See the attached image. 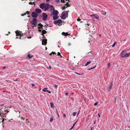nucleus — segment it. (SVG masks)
I'll return each mask as SVG.
<instances>
[{
    "label": "nucleus",
    "mask_w": 130,
    "mask_h": 130,
    "mask_svg": "<svg viewBox=\"0 0 130 130\" xmlns=\"http://www.w3.org/2000/svg\"><path fill=\"white\" fill-rule=\"evenodd\" d=\"M41 30H42L41 29H38V31L39 32H41Z\"/></svg>",
    "instance_id": "59"
},
{
    "label": "nucleus",
    "mask_w": 130,
    "mask_h": 130,
    "mask_svg": "<svg viewBox=\"0 0 130 130\" xmlns=\"http://www.w3.org/2000/svg\"><path fill=\"white\" fill-rule=\"evenodd\" d=\"M98 115L99 117H101V116L99 113L98 114Z\"/></svg>",
    "instance_id": "56"
},
{
    "label": "nucleus",
    "mask_w": 130,
    "mask_h": 130,
    "mask_svg": "<svg viewBox=\"0 0 130 130\" xmlns=\"http://www.w3.org/2000/svg\"><path fill=\"white\" fill-rule=\"evenodd\" d=\"M47 39H45L44 40H43L42 41V44L43 45H45L47 43Z\"/></svg>",
    "instance_id": "11"
},
{
    "label": "nucleus",
    "mask_w": 130,
    "mask_h": 130,
    "mask_svg": "<svg viewBox=\"0 0 130 130\" xmlns=\"http://www.w3.org/2000/svg\"><path fill=\"white\" fill-rule=\"evenodd\" d=\"M15 33L16 34V36H18V31L17 30L15 32Z\"/></svg>",
    "instance_id": "30"
},
{
    "label": "nucleus",
    "mask_w": 130,
    "mask_h": 130,
    "mask_svg": "<svg viewBox=\"0 0 130 130\" xmlns=\"http://www.w3.org/2000/svg\"><path fill=\"white\" fill-rule=\"evenodd\" d=\"M38 26H40V27L42 28V29H43L42 27L43 26V25H42L41 23H40L38 24Z\"/></svg>",
    "instance_id": "22"
},
{
    "label": "nucleus",
    "mask_w": 130,
    "mask_h": 130,
    "mask_svg": "<svg viewBox=\"0 0 130 130\" xmlns=\"http://www.w3.org/2000/svg\"><path fill=\"white\" fill-rule=\"evenodd\" d=\"M31 15L32 17L36 18L38 16V15L35 12H33L31 13Z\"/></svg>",
    "instance_id": "6"
},
{
    "label": "nucleus",
    "mask_w": 130,
    "mask_h": 130,
    "mask_svg": "<svg viewBox=\"0 0 130 130\" xmlns=\"http://www.w3.org/2000/svg\"><path fill=\"white\" fill-rule=\"evenodd\" d=\"M43 36V38H44V39L46 38L44 37V35H42Z\"/></svg>",
    "instance_id": "52"
},
{
    "label": "nucleus",
    "mask_w": 130,
    "mask_h": 130,
    "mask_svg": "<svg viewBox=\"0 0 130 130\" xmlns=\"http://www.w3.org/2000/svg\"><path fill=\"white\" fill-rule=\"evenodd\" d=\"M90 16L93 19H96L98 20L99 18V16L97 14H93L90 15Z\"/></svg>",
    "instance_id": "5"
},
{
    "label": "nucleus",
    "mask_w": 130,
    "mask_h": 130,
    "mask_svg": "<svg viewBox=\"0 0 130 130\" xmlns=\"http://www.w3.org/2000/svg\"><path fill=\"white\" fill-rule=\"evenodd\" d=\"M33 55H31L30 54H28L27 55V57H28L29 59H30L33 57Z\"/></svg>",
    "instance_id": "18"
},
{
    "label": "nucleus",
    "mask_w": 130,
    "mask_h": 130,
    "mask_svg": "<svg viewBox=\"0 0 130 130\" xmlns=\"http://www.w3.org/2000/svg\"><path fill=\"white\" fill-rule=\"evenodd\" d=\"M22 33V32L21 31H19V32L18 31V35H19V36H23V33L22 34V35H21Z\"/></svg>",
    "instance_id": "23"
},
{
    "label": "nucleus",
    "mask_w": 130,
    "mask_h": 130,
    "mask_svg": "<svg viewBox=\"0 0 130 130\" xmlns=\"http://www.w3.org/2000/svg\"><path fill=\"white\" fill-rule=\"evenodd\" d=\"M108 66V67H109L110 65V63L109 62H108L107 64Z\"/></svg>",
    "instance_id": "46"
},
{
    "label": "nucleus",
    "mask_w": 130,
    "mask_h": 130,
    "mask_svg": "<svg viewBox=\"0 0 130 130\" xmlns=\"http://www.w3.org/2000/svg\"><path fill=\"white\" fill-rule=\"evenodd\" d=\"M51 6L48 3H46L45 4V7L44 9V11L48 10L51 7Z\"/></svg>",
    "instance_id": "4"
},
{
    "label": "nucleus",
    "mask_w": 130,
    "mask_h": 130,
    "mask_svg": "<svg viewBox=\"0 0 130 130\" xmlns=\"http://www.w3.org/2000/svg\"><path fill=\"white\" fill-rule=\"evenodd\" d=\"M112 83H110L109 85V86L108 87V89L109 90H111L112 88Z\"/></svg>",
    "instance_id": "15"
},
{
    "label": "nucleus",
    "mask_w": 130,
    "mask_h": 130,
    "mask_svg": "<svg viewBox=\"0 0 130 130\" xmlns=\"http://www.w3.org/2000/svg\"><path fill=\"white\" fill-rule=\"evenodd\" d=\"M53 118L52 117H51L50 118V122H52L53 121Z\"/></svg>",
    "instance_id": "27"
},
{
    "label": "nucleus",
    "mask_w": 130,
    "mask_h": 130,
    "mask_svg": "<svg viewBox=\"0 0 130 130\" xmlns=\"http://www.w3.org/2000/svg\"><path fill=\"white\" fill-rule=\"evenodd\" d=\"M25 15H26V13H25L24 14H21V15L22 16H24Z\"/></svg>",
    "instance_id": "39"
},
{
    "label": "nucleus",
    "mask_w": 130,
    "mask_h": 130,
    "mask_svg": "<svg viewBox=\"0 0 130 130\" xmlns=\"http://www.w3.org/2000/svg\"><path fill=\"white\" fill-rule=\"evenodd\" d=\"M59 13V12L58 11L56 10H53L52 13V15H56V14H58Z\"/></svg>",
    "instance_id": "9"
},
{
    "label": "nucleus",
    "mask_w": 130,
    "mask_h": 130,
    "mask_svg": "<svg viewBox=\"0 0 130 130\" xmlns=\"http://www.w3.org/2000/svg\"><path fill=\"white\" fill-rule=\"evenodd\" d=\"M62 34L63 35H64L65 36V35H66V33L64 32H63L62 33Z\"/></svg>",
    "instance_id": "34"
},
{
    "label": "nucleus",
    "mask_w": 130,
    "mask_h": 130,
    "mask_svg": "<svg viewBox=\"0 0 130 130\" xmlns=\"http://www.w3.org/2000/svg\"><path fill=\"white\" fill-rule=\"evenodd\" d=\"M68 17V13L66 11H63L61 13V18L62 19L64 20Z\"/></svg>",
    "instance_id": "1"
},
{
    "label": "nucleus",
    "mask_w": 130,
    "mask_h": 130,
    "mask_svg": "<svg viewBox=\"0 0 130 130\" xmlns=\"http://www.w3.org/2000/svg\"><path fill=\"white\" fill-rule=\"evenodd\" d=\"M63 116L65 117L66 116V115L65 114H63Z\"/></svg>",
    "instance_id": "58"
},
{
    "label": "nucleus",
    "mask_w": 130,
    "mask_h": 130,
    "mask_svg": "<svg viewBox=\"0 0 130 130\" xmlns=\"http://www.w3.org/2000/svg\"><path fill=\"white\" fill-rule=\"evenodd\" d=\"M30 23H31L35 27L37 26V19L36 18H34L32 19V21H30Z\"/></svg>",
    "instance_id": "2"
},
{
    "label": "nucleus",
    "mask_w": 130,
    "mask_h": 130,
    "mask_svg": "<svg viewBox=\"0 0 130 130\" xmlns=\"http://www.w3.org/2000/svg\"><path fill=\"white\" fill-rule=\"evenodd\" d=\"M77 121H76V122H75L73 124V127H74V126L75 125V124H76V122H77Z\"/></svg>",
    "instance_id": "43"
},
{
    "label": "nucleus",
    "mask_w": 130,
    "mask_h": 130,
    "mask_svg": "<svg viewBox=\"0 0 130 130\" xmlns=\"http://www.w3.org/2000/svg\"><path fill=\"white\" fill-rule=\"evenodd\" d=\"M68 45L69 46H70L71 45V44L70 43H69L68 44Z\"/></svg>",
    "instance_id": "63"
},
{
    "label": "nucleus",
    "mask_w": 130,
    "mask_h": 130,
    "mask_svg": "<svg viewBox=\"0 0 130 130\" xmlns=\"http://www.w3.org/2000/svg\"><path fill=\"white\" fill-rule=\"evenodd\" d=\"M49 68L50 69H51V66H50L49 67Z\"/></svg>",
    "instance_id": "57"
},
{
    "label": "nucleus",
    "mask_w": 130,
    "mask_h": 130,
    "mask_svg": "<svg viewBox=\"0 0 130 130\" xmlns=\"http://www.w3.org/2000/svg\"><path fill=\"white\" fill-rule=\"evenodd\" d=\"M61 2H62L63 3H64L65 2V1L64 0H61Z\"/></svg>",
    "instance_id": "33"
},
{
    "label": "nucleus",
    "mask_w": 130,
    "mask_h": 130,
    "mask_svg": "<svg viewBox=\"0 0 130 130\" xmlns=\"http://www.w3.org/2000/svg\"><path fill=\"white\" fill-rule=\"evenodd\" d=\"M38 28H39V29L42 28L38 26Z\"/></svg>",
    "instance_id": "51"
},
{
    "label": "nucleus",
    "mask_w": 130,
    "mask_h": 130,
    "mask_svg": "<svg viewBox=\"0 0 130 130\" xmlns=\"http://www.w3.org/2000/svg\"><path fill=\"white\" fill-rule=\"evenodd\" d=\"M5 68H6V67H4L3 68V69H5Z\"/></svg>",
    "instance_id": "61"
},
{
    "label": "nucleus",
    "mask_w": 130,
    "mask_h": 130,
    "mask_svg": "<svg viewBox=\"0 0 130 130\" xmlns=\"http://www.w3.org/2000/svg\"><path fill=\"white\" fill-rule=\"evenodd\" d=\"M60 53L59 52H58L57 53V55L60 56Z\"/></svg>",
    "instance_id": "42"
},
{
    "label": "nucleus",
    "mask_w": 130,
    "mask_h": 130,
    "mask_svg": "<svg viewBox=\"0 0 130 130\" xmlns=\"http://www.w3.org/2000/svg\"><path fill=\"white\" fill-rule=\"evenodd\" d=\"M48 24H46V25H44V27H46V28H47V26H48Z\"/></svg>",
    "instance_id": "38"
},
{
    "label": "nucleus",
    "mask_w": 130,
    "mask_h": 130,
    "mask_svg": "<svg viewBox=\"0 0 130 130\" xmlns=\"http://www.w3.org/2000/svg\"><path fill=\"white\" fill-rule=\"evenodd\" d=\"M46 89H47V88H44V89H42V91L44 92H47L49 93H51V92L50 91L48 90H46Z\"/></svg>",
    "instance_id": "13"
},
{
    "label": "nucleus",
    "mask_w": 130,
    "mask_h": 130,
    "mask_svg": "<svg viewBox=\"0 0 130 130\" xmlns=\"http://www.w3.org/2000/svg\"><path fill=\"white\" fill-rule=\"evenodd\" d=\"M66 35H65V36H66L67 35H70L69 34H68V33L67 32L66 33Z\"/></svg>",
    "instance_id": "35"
},
{
    "label": "nucleus",
    "mask_w": 130,
    "mask_h": 130,
    "mask_svg": "<svg viewBox=\"0 0 130 130\" xmlns=\"http://www.w3.org/2000/svg\"><path fill=\"white\" fill-rule=\"evenodd\" d=\"M75 73L76 74H78V75H80V74L79 73H77V72H75Z\"/></svg>",
    "instance_id": "54"
},
{
    "label": "nucleus",
    "mask_w": 130,
    "mask_h": 130,
    "mask_svg": "<svg viewBox=\"0 0 130 130\" xmlns=\"http://www.w3.org/2000/svg\"><path fill=\"white\" fill-rule=\"evenodd\" d=\"M42 16V20L44 21H45L47 19L48 16L46 13H43Z\"/></svg>",
    "instance_id": "7"
},
{
    "label": "nucleus",
    "mask_w": 130,
    "mask_h": 130,
    "mask_svg": "<svg viewBox=\"0 0 130 130\" xmlns=\"http://www.w3.org/2000/svg\"><path fill=\"white\" fill-rule=\"evenodd\" d=\"M98 104V102H96L95 103L94 105V106H96L97 105V104Z\"/></svg>",
    "instance_id": "40"
},
{
    "label": "nucleus",
    "mask_w": 130,
    "mask_h": 130,
    "mask_svg": "<svg viewBox=\"0 0 130 130\" xmlns=\"http://www.w3.org/2000/svg\"><path fill=\"white\" fill-rule=\"evenodd\" d=\"M57 86H57V85H56V84H55L54 86V87H55L56 89H57Z\"/></svg>",
    "instance_id": "37"
},
{
    "label": "nucleus",
    "mask_w": 130,
    "mask_h": 130,
    "mask_svg": "<svg viewBox=\"0 0 130 130\" xmlns=\"http://www.w3.org/2000/svg\"><path fill=\"white\" fill-rule=\"evenodd\" d=\"M58 14H56V15H54L53 16V19L54 20H55L59 18V16L58 15Z\"/></svg>",
    "instance_id": "12"
},
{
    "label": "nucleus",
    "mask_w": 130,
    "mask_h": 130,
    "mask_svg": "<svg viewBox=\"0 0 130 130\" xmlns=\"http://www.w3.org/2000/svg\"><path fill=\"white\" fill-rule=\"evenodd\" d=\"M56 112L57 113V115H58V117H59V115L58 113V111L56 110Z\"/></svg>",
    "instance_id": "50"
},
{
    "label": "nucleus",
    "mask_w": 130,
    "mask_h": 130,
    "mask_svg": "<svg viewBox=\"0 0 130 130\" xmlns=\"http://www.w3.org/2000/svg\"><path fill=\"white\" fill-rule=\"evenodd\" d=\"M67 4H65V5H64V6L63 7H62V10H64L66 8H67V6H66H66H67Z\"/></svg>",
    "instance_id": "20"
},
{
    "label": "nucleus",
    "mask_w": 130,
    "mask_h": 130,
    "mask_svg": "<svg viewBox=\"0 0 130 130\" xmlns=\"http://www.w3.org/2000/svg\"><path fill=\"white\" fill-rule=\"evenodd\" d=\"M115 21L116 22H120V21H119V20H116Z\"/></svg>",
    "instance_id": "53"
},
{
    "label": "nucleus",
    "mask_w": 130,
    "mask_h": 130,
    "mask_svg": "<svg viewBox=\"0 0 130 130\" xmlns=\"http://www.w3.org/2000/svg\"><path fill=\"white\" fill-rule=\"evenodd\" d=\"M52 53L53 54H56V53H55V52H52Z\"/></svg>",
    "instance_id": "44"
},
{
    "label": "nucleus",
    "mask_w": 130,
    "mask_h": 130,
    "mask_svg": "<svg viewBox=\"0 0 130 130\" xmlns=\"http://www.w3.org/2000/svg\"><path fill=\"white\" fill-rule=\"evenodd\" d=\"M101 13L104 15H105L106 14L107 12L104 10H102L101 11Z\"/></svg>",
    "instance_id": "16"
},
{
    "label": "nucleus",
    "mask_w": 130,
    "mask_h": 130,
    "mask_svg": "<svg viewBox=\"0 0 130 130\" xmlns=\"http://www.w3.org/2000/svg\"><path fill=\"white\" fill-rule=\"evenodd\" d=\"M35 86V85L34 84H32L31 85V86L32 87H34Z\"/></svg>",
    "instance_id": "48"
},
{
    "label": "nucleus",
    "mask_w": 130,
    "mask_h": 130,
    "mask_svg": "<svg viewBox=\"0 0 130 130\" xmlns=\"http://www.w3.org/2000/svg\"><path fill=\"white\" fill-rule=\"evenodd\" d=\"M130 55V53H126V54L124 56H122V57H127Z\"/></svg>",
    "instance_id": "19"
},
{
    "label": "nucleus",
    "mask_w": 130,
    "mask_h": 130,
    "mask_svg": "<svg viewBox=\"0 0 130 130\" xmlns=\"http://www.w3.org/2000/svg\"><path fill=\"white\" fill-rule=\"evenodd\" d=\"M76 112H74L73 113L72 115H73V116H75L76 115Z\"/></svg>",
    "instance_id": "29"
},
{
    "label": "nucleus",
    "mask_w": 130,
    "mask_h": 130,
    "mask_svg": "<svg viewBox=\"0 0 130 130\" xmlns=\"http://www.w3.org/2000/svg\"><path fill=\"white\" fill-rule=\"evenodd\" d=\"M91 62V61H89L87 62V63L85 65V66H87Z\"/></svg>",
    "instance_id": "24"
},
{
    "label": "nucleus",
    "mask_w": 130,
    "mask_h": 130,
    "mask_svg": "<svg viewBox=\"0 0 130 130\" xmlns=\"http://www.w3.org/2000/svg\"><path fill=\"white\" fill-rule=\"evenodd\" d=\"M73 126L71 127V129H72L73 128Z\"/></svg>",
    "instance_id": "64"
},
{
    "label": "nucleus",
    "mask_w": 130,
    "mask_h": 130,
    "mask_svg": "<svg viewBox=\"0 0 130 130\" xmlns=\"http://www.w3.org/2000/svg\"><path fill=\"white\" fill-rule=\"evenodd\" d=\"M29 4L30 5H32V3L31 2H29Z\"/></svg>",
    "instance_id": "45"
},
{
    "label": "nucleus",
    "mask_w": 130,
    "mask_h": 130,
    "mask_svg": "<svg viewBox=\"0 0 130 130\" xmlns=\"http://www.w3.org/2000/svg\"><path fill=\"white\" fill-rule=\"evenodd\" d=\"M81 20L79 18L78 19H77V21H80Z\"/></svg>",
    "instance_id": "47"
},
{
    "label": "nucleus",
    "mask_w": 130,
    "mask_h": 130,
    "mask_svg": "<svg viewBox=\"0 0 130 130\" xmlns=\"http://www.w3.org/2000/svg\"><path fill=\"white\" fill-rule=\"evenodd\" d=\"M62 20L60 19H58L57 21H53V23L54 24H60L61 23V24L60 25H59L58 24V25L60 26L62 25V24L61 23L62 22Z\"/></svg>",
    "instance_id": "3"
},
{
    "label": "nucleus",
    "mask_w": 130,
    "mask_h": 130,
    "mask_svg": "<svg viewBox=\"0 0 130 130\" xmlns=\"http://www.w3.org/2000/svg\"><path fill=\"white\" fill-rule=\"evenodd\" d=\"M66 4H67V7H70V5H69L68 4H69V3L68 2H67L66 3Z\"/></svg>",
    "instance_id": "32"
},
{
    "label": "nucleus",
    "mask_w": 130,
    "mask_h": 130,
    "mask_svg": "<svg viewBox=\"0 0 130 130\" xmlns=\"http://www.w3.org/2000/svg\"><path fill=\"white\" fill-rule=\"evenodd\" d=\"M65 94L66 95H67L68 94V93H66Z\"/></svg>",
    "instance_id": "60"
},
{
    "label": "nucleus",
    "mask_w": 130,
    "mask_h": 130,
    "mask_svg": "<svg viewBox=\"0 0 130 130\" xmlns=\"http://www.w3.org/2000/svg\"><path fill=\"white\" fill-rule=\"evenodd\" d=\"M60 0H55V2L57 3H59L60 2Z\"/></svg>",
    "instance_id": "31"
},
{
    "label": "nucleus",
    "mask_w": 130,
    "mask_h": 130,
    "mask_svg": "<svg viewBox=\"0 0 130 130\" xmlns=\"http://www.w3.org/2000/svg\"><path fill=\"white\" fill-rule=\"evenodd\" d=\"M42 33L41 34L42 35H44V34H46L47 33V32L44 29H43L42 31Z\"/></svg>",
    "instance_id": "17"
},
{
    "label": "nucleus",
    "mask_w": 130,
    "mask_h": 130,
    "mask_svg": "<svg viewBox=\"0 0 130 130\" xmlns=\"http://www.w3.org/2000/svg\"><path fill=\"white\" fill-rule=\"evenodd\" d=\"M125 51L124 50H123L121 53V57H122V56H124L125 55Z\"/></svg>",
    "instance_id": "14"
},
{
    "label": "nucleus",
    "mask_w": 130,
    "mask_h": 130,
    "mask_svg": "<svg viewBox=\"0 0 130 130\" xmlns=\"http://www.w3.org/2000/svg\"><path fill=\"white\" fill-rule=\"evenodd\" d=\"M79 111H80V110H79V111H78V113H77V116H78V115L79 114Z\"/></svg>",
    "instance_id": "55"
},
{
    "label": "nucleus",
    "mask_w": 130,
    "mask_h": 130,
    "mask_svg": "<svg viewBox=\"0 0 130 130\" xmlns=\"http://www.w3.org/2000/svg\"><path fill=\"white\" fill-rule=\"evenodd\" d=\"M50 105L51 107L52 108H53L55 107L53 103H51Z\"/></svg>",
    "instance_id": "21"
},
{
    "label": "nucleus",
    "mask_w": 130,
    "mask_h": 130,
    "mask_svg": "<svg viewBox=\"0 0 130 130\" xmlns=\"http://www.w3.org/2000/svg\"><path fill=\"white\" fill-rule=\"evenodd\" d=\"M95 123H96L95 121H94V123H93V124H95Z\"/></svg>",
    "instance_id": "62"
},
{
    "label": "nucleus",
    "mask_w": 130,
    "mask_h": 130,
    "mask_svg": "<svg viewBox=\"0 0 130 130\" xmlns=\"http://www.w3.org/2000/svg\"><path fill=\"white\" fill-rule=\"evenodd\" d=\"M25 13H26V14L27 13V14L28 15L29 14V12L28 11H27Z\"/></svg>",
    "instance_id": "36"
},
{
    "label": "nucleus",
    "mask_w": 130,
    "mask_h": 130,
    "mask_svg": "<svg viewBox=\"0 0 130 130\" xmlns=\"http://www.w3.org/2000/svg\"><path fill=\"white\" fill-rule=\"evenodd\" d=\"M4 111H5L7 112V113H8V112H9V111H8V110H7V109H5Z\"/></svg>",
    "instance_id": "41"
},
{
    "label": "nucleus",
    "mask_w": 130,
    "mask_h": 130,
    "mask_svg": "<svg viewBox=\"0 0 130 130\" xmlns=\"http://www.w3.org/2000/svg\"><path fill=\"white\" fill-rule=\"evenodd\" d=\"M2 119V122H3L4 121V120L5 119H4L3 118Z\"/></svg>",
    "instance_id": "49"
},
{
    "label": "nucleus",
    "mask_w": 130,
    "mask_h": 130,
    "mask_svg": "<svg viewBox=\"0 0 130 130\" xmlns=\"http://www.w3.org/2000/svg\"><path fill=\"white\" fill-rule=\"evenodd\" d=\"M35 12L37 13H39L41 12L42 11L40 9L37 8L35 10Z\"/></svg>",
    "instance_id": "10"
},
{
    "label": "nucleus",
    "mask_w": 130,
    "mask_h": 130,
    "mask_svg": "<svg viewBox=\"0 0 130 130\" xmlns=\"http://www.w3.org/2000/svg\"><path fill=\"white\" fill-rule=\"evenodd\" d=\"M51 7H52L53 8H51V10H53H53H55V9L54 8V7L53 6H51Z\"/></svg>",
    "instance_id": "26"
},
{
    "label": "nucleus",
    "mask_w": 130,
    "mask_h": 130,
    "mask_svg": "<svg viewBox=\"0 0 130 130\" xmlns=\"http://www.w3.org/2000/svg\"><path fill=\"white\" fill-rule=\"evenodd\" d=\"M116 42H114V43L112 45V47H115V44H116Z\"/></svg>",
    "instance_id": "28"
},
{
    "label": "nucleus",
    "mask_w": 130,
    "mask_h": 130,
    "mask_svg": "<svg viewBox=\"0 0 130 130\" xmlns=\"http://www.w3.org/2000/svg\"><path fill=\"white\" fill-rule=\"evenodd\" d=\"M96 67V66H95L94 67L92 68H90L88 69L87 70H88L89 71L90 70H92L94 69Z\"/></svg>",
    "instance_id": "25"
},
{
    "label": "nucleus",
    "mask_w": 130,
    "mask_h": 130,
    "mask_svg": "<svg viewBox=\"0 0 130 130\" xmlns=\"http://www.w3.org/2000/svg\"><path fill=\"white\" fill-rule=\"evenodd\" d=\"M45 4L44 3H41L40 5V7L42 9H43L45 8Z\"/></svg>",
    "instance_id": "8"
}]
</instances>
